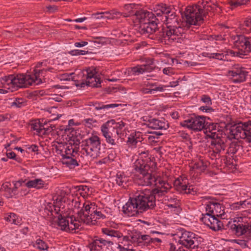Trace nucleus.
Listing matches in <instances>:
<instances>
[{"label":"nucleus","mask_w":251,"mask_h":251,"mask_svg":"<svg viewBox=\"0 0 251 251\" xmlns=\"http://www.w3.org/2000/svg\"><path fill=\"white\" fill-rule=\"evenodd\" d=\"M43 122V119H42V122L40 121V120H35L34 123L31 124L32 128L34 130H36L38 133H41L42 126H44L47 124L46 121L44 123Z\"/></svg>","instance_id":"34"},{"label":"nucleus","mask_w":251,"mask_h":251,"mask_svg":"<svg viewBox=\"0 0 251 251\" xmlns=\"http://www.w3.org/2000/svg\"><path fill=\"white\" fill-rule=\"evenodd\" d=\"M178 33H175L173 38V42L176 41L178 45H180L186 48L187 47L191 46V42L190 39L189 34L184 32L185 29L181 28V30H178Z\"/></svg>","instance_id":"12"},{"label":"nucleus","mask_w":251,"mask_h":251,"mask_svg":"<svg viewBox=\"0 0 251 251\" xmlns=\"http://www.w3.org/2000/svg\"><path fill=\"white\" fill-rule=\"evenodd\" d=\"M83 123L85 126L90 128L93 126V123H97V121L93 118H87L83 121Z\"/></svg>","instance_id":"55"},{"label":"nucleus","mask_w":251,"mask_h":251,"mask_svg":"<svg viewBox=\"0 0 251 251\" xmlns=\"http://www.w3.org/2000/svg\"><path fill=\"white\" fill-rule=\"evenodd\" d=\"M48 12L50 13H53L58 10L57 6L55 5H49L46 7Z\"/></svg>","instance_id":"63"},{"label":"nucleus","mask_w":251,"mask_h":251,"mask_svg":"<svg viewBox=\"0 0 251 251\" xmlns=\"http://www.w3.org/2000/svg\"><path fill=\"white\" fill-rule=\"evenodd\" d=\"M134 15L139 20L140 25L138 31L141 34H152L158 28L159 20L154 17L153 13L143 10H137Z\"/></svg>","instance_id":"2"},{"label":"nucleus","mask_w":251,"mask_h":251,"mask_svg":"<svg viewBox=\"0 0 251 251\" xmlns=\"http://www.w3.org/2000/svg\"><path fill=\"white\" fill-rule=\"evenodd\" d=\"M153 61V59H148L146 64L142 65L144 72H150L155 68Z\"/></svg>","instance_id":"37"},{"label":"nucleus","mask_w":251,"mask_h":251,"mask_svg":"<svg viewBox=\"0 0 251 251\" xmlns=\"http://www.w3.org/2000/svg\"><path fill=\"white\" fill-rule=\"evenodd\" d=\"M125 123L121 121L120 123H116L114 121V123L111 124V126H112V127H113V129L119 130L122 129L123 127L125 126Z\"/></svg>","instance_id":"57"},{"label":"nucleus","mask_w":251,"mask_h":251,"mask_svg":"<svg viewBox=\"0 0 251 251\" xmlns=\"http://www.w3.org/2000/svg\"><path fill=\"white\" fill-rule=\"evenodd\" d=\"M70 218H71L70 225H69V224H68V226H67L66 227V230H65L66 231H73L74 230H75L74 226H73V224L74 221H76L75 218L73 216L70 217Z\"/></svg>","instance_id":"59"},{"label":"nucleus","mask_w":251,"mask_h":251,"mask_svg":"<svg viewBox=\"0 0 251 251\" xmlns=\"http://www.w3.org/2000/svg\"><path fill=\"white\" fill-rule=\"evenodd\" d=\"M153 176H154L155 180H151V184L149 185L153 184L156 186V188H164L167 187L166 189L168 190V187L166 186V181L162 180L161 177L158 176L156 175V171L153 174Z\"/></svg>","instance_id":"28"},{"label":"nucleus","mask_w":251,"mask_h":251,"mask_svg":"<svg viewBox=\"0 0 251 251\" xmlns=\"http://www.w3.org/2000/svg\"><path fill=\"white\" fill-rule=\"evenodd\" d=\"M123 211L128 215L133 216L135 214L140 213L138 209L136 208L132 199L130 198L129 201L123 206Z\"/></svg>","instance_id":"22"},{"label":"nucleus","mask_w":251,"mask_h":251,"mask_svg":"<svg viewBox=\"0 0 251 251\" xmlns=\"http://www.w3.org/2000/svg\"><path fill=\"white\" fill-rule=\"evenodd\" d=\"M101 230L105 236L100 238L99 243L104 244L103 241H115L116 238H120L123 236V234L118 230H115L109 228H103Z\"/></svg>","instance_id":"15"},{"label":"nucleus","mask_w":251,"mask_h":251,"mask_svg":"<svg viewBox=\"0 0 251 251\" xmlns=\"http://www.w3.org/2000/svg\"><path fill=\"white\" fill-rule=\"evenodd\" d=\"M202 217L201 218V220L203 223L209 226H211L212 223L216 222V219L218 217L214 215H211L208 214H202Z\"/></svg>","instance_id":"29"},{"label":"nucleus","mask_w":251,"mask_h":251,"mask_svg":"<svg viewBox=\"0 0 251 251\" xmlns=\"http://www.w3.org/2000/svg\"><path fill=\"white\" fill-rule=\"evenodd\" d=\"M62 162L70 169L74 168L75 166L78 165L77 161L74 158H62Z\"/></svg>","instance_id":"38"},{"label":"nucleus","mask_w":251,"mask_h":251,"mask_svg":"<svg viewBox=\"0 0 251 251\" xmlns=\"http://www.w3.org/2000/svg\"><path fill=\"white\" fill-rule=\"evenodd\" d=\"M210 163L207 161H204L203 159H199V161L195 162L194 165L191 167L190 171L194 169L200 170V172H203Z\"/></svg>","instance_id":"27"},{"label":"nucleus","mask_w":251,"mask_h":251,"mask_svg":"<svg viewBox=\"0 0 251 251\" xmlns=\"http://www.w3.org/2000/svg\"><path fill=\"white\" fill-rule=\"evenodd\" d=\"M44 185V181L41 179L29 180L25 184V185L29 188L36 187L38 189L42 188Z\"/></svg>","instance_id":"33"},{"label":"nucleus","mask_w":251,"mask_h":251,"mask_svg":"<svg viewBox=\"0 0 251 251\" xmlns=\"http://www.w3.org/2000/svg\"><path fill=\"white\" fill-rule=\"evenodd\" d=\"M243 67H239V64H234L232 66V70L227 72V76H231L232 82L234 83H240L246 80L248 72L243 71Z\"/></svg>","instance_id":"9"},{"label":"nucleus","mask_w":251,"mask_h":251,"mask_svg":"<svg viewBox=\"0 0 251 251\" xmlns=\"http://www.w3.org/2000/svg\"><path fill=\"white\" fill-rule=\"evenodd\" d=\"M131 69L133 74L134 75L136 73L140 74L144 73L142 65H137L135 67H132L131 68Z\"/></svg>","instance_id":"56"},{"label":"nucleus","mask_w":251,"mask_h":251,"mask_svg":"<svg viewBox=\"0 0 251 251\" xmlns=\"http://www.w3.org/2000/svg\"><path fill=\"white\" fill-rule=\"evenodd\" d=\"M67 217L63 216L60 214L58 216L57 225L61 227L62 230H66V227L69 224V220L67 219Z\"/></svg>","instance_id":"36"},{"label":"nucleus","mask_w":251,"mask_h":251,"mask_svg":"<svg viewBox=\"0 0 251 251\" xmlns=\"http://www.w3.org/2000/svg\"><path fill=\"white\" fill-rule=\"evenodd\" d=\"M85 148L82 149L83 151H85L87 155L92 157L94 155L90 151H93L95 150L96 151L99 149L100 145V138L96 135L92 134L89 138L85 140Z\"/></svg>","instance_id":"10"},{"label":"nucleus","mask_w":251,"mask_h":251,"mask_svg":"<svg viewBox=\"0 0 251 251\" xmlns=\"http://www.w3.org/2000/svg\"><path fill=\"white\" fill-rule=\"evenodd\" d=\"M121 104H107L104 105L103 104L100 102H90L88 104V110L89 111V112L93 114V115H95V116H97L96 114L93 112V108L92 107H94V108L96 110H100L102 109H104L108 108H114V107H117L119 106V105H121Z\"/></svg>","instance_id":"19"},{"label":"nucleus","mask_w":251,"mask_h":251,"mask_svg":"<svg viewBox=\"0 0 251 251\" xmlns=\"http://www.w3.org/2000/svg\"><path fill=\"white\" fill-rule=\"evenodd\" d=\"M222 205L218 202H213V206L212 207V214L219 217L222 215L221 208Z\"/></svg>","instance_id":"39"},{"label":"nucleus","mask_w":251,"mask_h":251,"mask_svg":"<svg viewBox=\"0 0 251 251\" xmlns=\"http://www.w3.org/2000/svg\"><path fill=\"white\" fill-rule=\"evenodd\" d=\"M199 238H190L189 240H184L183 242H179V245H181L187 249L198 248L199 246Z\"/></svg>","instance_id":"25"},{"label":"nucleus","mask_w":251,"mask_h":251,"mask_svg":"<svg viewBox=\"0 0 251 251\" xmlns=\"http://www.w3.org/2000/svg\"><path fill=\"white\" fill-rule=\"evenodd\" d=\"M176 244H175L173 243H170L169 244V246H170L169 251H176L177 247H178L179 244L178 243V242L177 243L176 242Z\"/></svg>","instance_id":"64"},{"label":"nucleus","mask_w":251,"mask_h":251,"mask_svg":"<svg viewBox=\"0 0 251 251\" xmlns=\"http://www.w3.org/2000/svg\"><path fill=\"white\" fill-rule=\"evenodd\" d=\"M92 20H96L97 21H105L106 19H109L108 16L105 15V13L103 12L101 13H97L95 14H93L92 15Z\"/></svg>","instance_id":"44"},{"label":"nucleus","mask_w":251,"mask_h":251,"mask_svg":"<svg viewBox=\"0 0 251 251\" xmlns=\"http://www.w3.org/2000/svg\"><path fill=\"white\" fill-rule=\"evenodd\" d=\"M148 126L153 129H166L169 127V124L164 120L152 119L148 121Z\"/></svg>","instance_id":"18"},{"label":"nucleus","mask_w":251,"mask_h":251,"mask_svg":"<svg viewBox=\"0 0 251 251\" xmlns=\"http://www.w3.org/2000/svg\"><path fill=\"white\" fill-rule=\"evenodd\" d=\"M4 220L8 222L12 221V223L15 225L17 224L16 223L17 215L15 213H10L9 215L4 217Z\"/></svg>","instance_id":"53"},{"label":"nucleus","mask_w":251,"mask_h":251,"mask_svg":"<svg viewBox=\"0 0 251 251\" xmlns=\"http://www.w3.org/2000/svg\"><path fill=\"white\" fill-rule=\"evenodd\" d=\"M149 190L140 192V193H136L135 197L132 198V201L134 202V204L136 208L138 209L140 213L146 211L148 209H153L156 206V203H153L152 200L153 197H151ZM154 197H153L154 199Z\"/></svg>","instance_id":"5"},{"label":"nucleus","mask_w":251,"mask_h":251,"mask_svg":"<svg viewBox=\"0 0 251 251\" xmlns=\"http://www.w3.org/2000/svg\"><path fill=\"white\" fill-rule=\"evenodd\" d=\"M150 133L152 134V135H150L148 137V140L151 143L158 142L159 136L162 135V133L160 132H153Z\"/></svg>","instance_id":"46"},{"label":"nucleus","mask_w":251,"mask_h":251,"mask_svg":"<svg viewBox=\"0 0 251 251\" xmlns=\"http://www.w3.org/2000/svg\"><path fill=\"white\" fill-rule=\"evenodd\" d=\"M94 238L96 239L87 246V247L90 249V251H100L105 247V246H104V244L99 243L101 238H98L97 236H95Z\"/></svg>","instance_id":"26"},{"label":"nucleus","mask_w":251,"mask_h":251,"mask_svg":"<svg viewBox=\"0 0 251 251\" xmlns=\"http://www.w3.org/2000/svg\"><path fill=\"white\" fill-rule=\"evenodd\" d=\"M34 80L31 75L19 74L14 79L16 87L19 88L27 87L32 85Z\"/></svg>","instance_id":"13"},{"label":"nucleus","mask_w":251,"mask_h":251,"mask_svg":"<svg viewBox=\"0 0 251 251\" xmlns=\"http://www.w3.org/2000/svg\"><path fill=\"white\" fill-rule=\"evenodd\" d=\"M115 181L119 186L124 187V184H126L127 180L126 177L124 176V173L117 174Z\"/></svg>","instance_id":"42"},{"label":"nucleus","mask_w":251,"mask_h":251,"mask_svg":"<svg viewBox=\"0 0 251 251\" xmlns=\"http://www.w3.org/2000/svg\"><path fill=\"white\" fill-rule=\"evenodd\" d=\"M114 123V120H111L103 124L101 127L103 136L106 138L107 143L112 145H115V140H118L120 137V130L112 129L111 124Z\"/></svg>","instance_id":"8"},{"label":"nucleus","mask_w":251,"mask_h":251,"mask_svg":"<svg viewBox=\"0 0 251 251\" xmlns=\"http://www.w3.org/2000/svg\"><path fill=\"white\" fill-rule=\"evenodd\" d=\"M251 51V45L249 42V44H246V45L243 46V48H238V54H240L241 57L243 55H247Z\"/></svg>","instance_id":"40"},{"label":"nucleus","mask_w":251,"mask_h":251,"mask_svg":"<svg viewBox=\"0 0 251 251\" xmlns=\"http://www.w3.org/2000/svg\"><path fill=\"white\" fill-rule=\"evenodd\" d=\"M136 136V133L135 134V135H130L128 138L127 142L133 146L136 145L138 142L137 137H135Z\"/></svg>","instance_id":"60"},{"label":"nucleus","mask_w":251,"mask_h":251,"mask_svg":"<svg viewBox=\"0 0 251 251\" xmlns=\"http://www.w3.org/2000/svg\"><path fill=\"white\" fill-rule=\"evenodd\" d=\"M249 0H231L229 2L230 6L236 7L238 6L246 4Z\"/></svg>","instance_id":"50"},{"label":"nucleus","mask_w":251,"mask_h":251,"mask_svg":"<svg viewBox=\"0 0 251 251\" xmlns=\"http://www.w3.org/2000/svg\"><path fill=\"white\" fill-rule=\"evenodd\" d=\"M227 54H224L223 53H207V56L208 58L216 59L219 60L227 61Z\"/></svg>","instance_id":"35"},{"label":"nucleus","mask_w":251,"mask_h":251,"mask_svg":"<svg viewBox=\"0 0 251 251\" xmlns=\"http://www.w3.org/2000/svg\"><path fill=\"white\" fill-rule=\"evenodd\" d=\"M166 188L167 187L164 188L163 189H162V188H155L151 191L149 190L148 192L150 193L151 197L152 196L153 198L154 197V199L153 198V200H152L153 202V203H155L157 199H158V200L159 201L158 199L160 197L165 195L168 190L166 189Z\"/></svg>","instance_id":"24"},{"label":"nucleus","mask_w":251,"mask_h":251,"mask_svg":"<svg viewBox=\"0 0 251 251\" xmlns=\"http://www.w3.org/2000/svg\"><path fill=\"white\" fill-rule=\"evenodd\" d=\"M201 100L206 104L211 105L212 104L211 99L210 97L207 95H202Z\"/></svg>","instance_id":"61"},{"label":"nucleus","mask_w":251,"mask_h":251,"mask_svg":"<svg viewBox=\"0 0 251 251\" xmlns=\"http://www.w3.org/2000/svg\"><path fill=\"white\" fill-rule=\"evenodd\" d=\"M88 80L86 81V83L81 82V87H83L85 84L87 86H91L92 87H100L101 81L100 78L95 77L93 79H88Z\"/></svg>","instance_id":"31"},{"label":"nucleus","mask_w":251,"mask_h":251,"mask_svg":"<svg viewBox=\"0 0 251 251\" xmlns=\"http://www.w3.org/2000/svg\"><path fill=\"white\" fill-rule=\"evenodd\" d=\"M190 238H197L195 235L190 232H184L180 237L179 242H183L184 240H189Z\"/></svg>","instance_id":"51"},{"label":"nucleus","mask_w":251,"mask_h":251,"mask_svg":"<svg viewBox=\"0 0 251 251\" xmlns=\"http://www.w3.org/2000/svg\"><path fill=\"white\" fill-rule=\"evenodd\" d=\"M211 144V145L217 146V148L216 149L215 151H214V152H220L221 149H223V151H224V149H223L225 145L224 140L220 136L215 140H212Z\"/></svg>","instance_id":"32"},{"label":"nucleus","mask_w":251,"mask_h":251,"mask_svg":"<svg viewBox=\"0 0 251 251\" xmlns=\"http://www.w3.org/2000/svg\"><path fill=\"white\" fill-rule=\"evenodd\" d=\"M14 79H15V76L13 75H9L7 77H5V82L7 83V84H12L14 86H15V85L14 83Z\"/></svg>","instance_id":"62"},{"label":"nucleus","mask_w":251,"mask_h":251,"mask_svg":"<svg viewBox=\"0 0 251 251\" xmlns=\"http://www.w3.org/2000/svg\"><path fill=\"white\" fill-rule=\"evenodd\" d=\"M53 69L52 68H49L48 69H37L34 68L33 70L34 74L32 75V78L34 80V82L36 84H38L42 82V77H45L46 73L48 71H51Z\"/></svg>","instance_id":"21"},{"label":"nucleus","mask_w":251,"mask_h":251,"mask_svg":"<svg viewBox=\"0 0 251 251\" xmlns=\"http://www.w3.org/2000/svg\"><path fill=\"white\" fill-rule=\"evenodd\" d=\"M10 186H11L10 183L9 182H6L5 183H3L2 185V186L0 189V191L1 192L4 191V192L8 193L9 194H11V193L12 192H13L16 190H14V188H11L10 187Z\"/></svg>","instance_id":"45"},{"label":"nucleus","mask_w":251,"mask_h":251,"mask_svg":"<svg viewBox=\"0 0 251 251\" xmlns=\"http://www.w3.org/2000/svg\"><path fill=\"white\" fill-rule=\"evenodd\" d=\"M70 131L69 133L67 135L66 140L70 142V144H73L75 146H78L80 143V141L82 139L83 135L81 133V131L79 129H74V128L66 129L65 131Z\"/></svg>","instance_id":"14"},{"label":"nucleus","mask_w":251,"mask_h":251,"mask_svg":"<svg viewBox=\"0 0 251 251\" xmlns=\"http://www.w3.org/2000/svg\"><path fill=\"white\" fill-rule=\"evenodd\" d=\"M50 113L51 114L50 117L51 120L49 121V122H51V121L57 120L59 118V117L61 116V115H59L57 111L56 107H51L49 111Z\"/></svg>","instance_id":"49"},{"label":"nucleus","mask_w":251,"mask_h":251,"mask_svg":"<svg viewBox=\"0 0 251 251\" xmlns=\"http://www.w3.org/2000/svg\"><path fill=\"white\" fill-rule=\"evenodd\" d=\"M36 244L38 245V248L41 250H47L48 249L47 245L41 239H38L36 241Z\"/></svg>","instance_id":"54"},{"label":"nucleus","mask_w":251,"mask_h":251,"mask_svg":"<svg viewBox=\"0 0 251 251\" xmlns=\"http://www.w3.org/2000/svg\"><path fill=\"white\" fill-rule=\"evenodd\" d=\"M205 117L193 113L190 115L188 119L181 122L180 125L194 131H201L205 126Z\"/></svg>","instance_id":"7"},{"label":"nucleus","mask_w":251,"mask_h":251,"mask_svg":"<svg viewBox=\"0 0 251 251\" xmlns=\"http://www.w3.org/2000/svg\"><path fill=\"white\" fill-rule=\"evenodd\" d=\"M213 9V7L208 5V2L203 0L197 4L188 6L184 12L186 22L190 25H200L203 23V17Z\"/></svg>","instance_id":"1"},{"label":"nucleus","mask_w":251,"mask_h":251,"mask_svg":"<svg viewBox=\"0 0 251 251\" xmlns=\"http://www.w3.org/2000/svg\"><path fill=\"white\" fill-rule=\"evenodd\" d=\"M173 9L165 3H160L156 5L154 8V17L160 19L162 17L165 18L173 11Z\"/></svg>","instance_id":"16"},{"label":"nucleus","mask_w":251,"mask_h":251,"mask_svg":"<svg viewBox=\"0 0 251 251\" xmlns=\"http://www.w3.org/2000/svg\"><path fill=\"white\" fill-rule=\"evenodd\" d=\"M178 30H175L171 28H163L162 31L160 32V41L165 44H169L173 42V38L175 33H178Z\"/></svg>","instance_id":"17"},{"label":"nucleus","mask_w":251,"mask_h":251,"mask_svg":"<svg viewBox=\"0 0 251 251\" xmlns=\"http://www.w3.org/2000/svg\"><path fill=\"white\" fill-rule=\"evenodd\" d=\"M149 161L145 162L143 158H138L134 163V169L143 176L144 183L142 185L148 186L151 184V180H155L153 174L156 169V163L153 161L154 158H149Z\"/></svg>","instance_id":"3"},{"label":"nucleus","mask_w":251,"mask_h":251,"mask_svg":"<svg viewBox=\"0 0 251 251\" xmlns=\"http://www.w3.org/2000/svg\"><path fill=\"white\" fill-rule=\"evenodd\" d=\"M148 86H151V88L149 89V91L147 93H151L152 92H156V94L159 92L165 91L166 92H170L171 91L168 89V86H156V85L154 83H149Z\"/></svg>","instance_id":"30"},{"label":"nucleus","mask_w":251,"mask_h":251,"mask_svg":"<svg viewBox=\"0 0 251 251\" xmlns=\"http://www.w3.org/2000/svg\"><path fill=\"white\" fill-rule=\"evenodd\" d=\"M94 39H98L99 41H92L88 43L87 48L86 49H89V52H91V54L94 55L100 50L103 43V42L101 41L102 39V37H94Z\"/></svg>","instance_id":"20"},{"label":"nucleus","mask_w":251,"mask_h":251,"mask_svg":"<svg viewBox=\"0 0 251 251\" xmlns=\"http://www.w3.org/2000/svg\"><path fill=\"white\" fill-rule=\"evenodd\" d=\"M235 224L231 226L230 228L235 234L240 236L246 234L251 235V220L246 217H238L234 220Z\"/></svg>","instance_id":"6"},{"label":"nucleus","mask_w":251,"mask_h":251,"mask_svg":"<svg viewBox=\"0 0 251 251\" xmlns=\"http://www.w3.org/2000/svg\"><path fill=\"white\" fill-rule=\"evenodd\" d=\"M171 201H172V203L168 204L167 206L171 208H177L179 206V201L176 198L171 199Z\"/></svg>","instance_id":"58"},{"label":"nucleus","mask_w":251,"mask_h":251,"mask_svg":"<svg viewBox=\"0 0 251 251\" xmlns=\"http://www.w3.org/2000/svg\"><path fill=\"white\" fill-rule=\"evenodd\" d=\"M25 100L23 98H16L15 100L12 103L11 106H15L18 108H21L25 105Z\"/></svg>","instance_id":"52"},{"label":"nucleus","mask_w":251,"mask_h":251,"mask_svg":"<svg viewBox=\"0 0 251 251\" xmlns=\"http://www.w3.org/2000/svg\"><path fill=\"white\" fill-rule=\"evenodd\" d=\"M162 22H165V24L168 28H171L174 30H181L179 22V16H177L176 12L173 10L168 16H166L165 18L162 17L159 19Z\"/></svg>","instance_id":"11"},{"label":"nucleus","mask_w":251,"mask_h":251,"mask_svg":"<svg viewBox=\"0 0 251 251\" xmlns=\"http://www.w3.org/2000/svg\"><path fill=\"white\" fill-rule=\"evenodd\" d=\"M104 246L108 251L113 250L114 248H117L118 244L116 243V241H103Z\"/></svg>","instance_id":"47"},{"label":"nucleus","mask_w":251,"mask_h":251,"mask_svg":"<svg viewBox=\"0 0 251 251\" xmlns=\"http://www.w3.org/2000/svg\"><path fill=\"white\" fill-rule=\"evenodd\" d=\"M208 227L212 230L216 231L224 229V225L223 223L217 218L216 219V222H213L211 226H209Z\"/></svg>","instance_id":"41"},{"label":"nucleus","mask_w":251,"mask_h":251,"mask_svg":"<svg viewBox=\"0 0 251 251\" xmlns=\"http://www.w3.org/2000/svg\"><path fill=\"white\" fill-rule=\"evenodd\" d=\"M204 126H205L203 129L206 130L205 132H209V133H211L213 132L214 130H216V124L205 122Z\"/></svg>","instance_id":"48"},{"label":"nucleus","mask_w":251,"mask_h":251,"mask_svg":"<svg viewBox=\"0 0 251 251\" xmlns=\"http://www.w3.org/2000/svg\"><path fill=\"white\" fill-rule=\"evenodd\" d=\"M77 218H79L78 221L79 222L81 221L87 224H89V223H92L93 225H95V222H93V219L94 218L92 217L93 216L92 213H91L90 215H88V213H86L84 209L82 208L79 211L77 212ZM94 221L95 222L96 221L94 220Z\"/></svg>","instance_id":"23"},{"label":"nucleus","mask_w":251,"mask_h":251,"mask_svg":"<svg viewBox=\"0 0 251 251\" xmlns=\"http://www.w3.org/2000/svg\"><path fill=\"white\" fill-rule=\"evenodd\" d=\"M238 126L233 125L230 129L231 138L239 140L246 139L248 142H251V121L246 122H240Z\"/></svg>","instance_id":"4"},{"label":"nucleus","mask_w":251,"mask_h":251,"mask_svg":"<svg viewBox=\"0 0 251 251\" xmlns=\"http://www.w3.org/2000/svg\"><path fill=\"white\" fill-rule=\"evenodd\" d=\"M238 39L235 42V46L238 48H243L244 45L249 44V41L244 36H239Z\"/></svg>","instance_id":"43"}]
</instances>
